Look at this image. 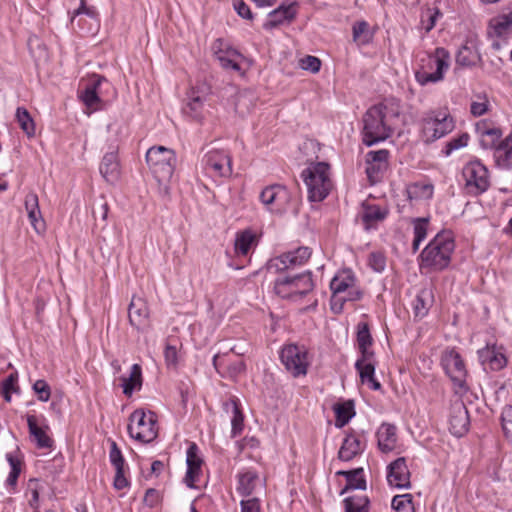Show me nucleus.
Masks as SVG:
<instances>
[{
	"instance_id": "54",
	"label": "nucleus",
	"mask_w": 512,
	"mask_h": 512,
	"mask_svg": "<svg viewBox=\"0 0 512 512\" xmlns=\"http://www.w3.org/2000/svg\"><path fill=\"white\" fill-rule=\"evenodd\" d=\"M300 66L303 70L317 73L321 67V61L315 56H305L300 60Z\"/></svg>"
},
{
	"instance_id": "57",
	"label": "nucleus",
	"mask_w": 512,
	"mask_h": 512,
	"mask_svg": "<svg viewBox=\"0 0 512 512\" xmlns=\"http://www.w3.org/2000/svg\"><path fill=\"white\" fill-rule=\"evenodd\" d=\"M29 221L34 229L39 232L44 229V221L42 219L40 208L27 212Z\"/></svg>"
},
{
	"instance_id": "3",
	"label": "nucleus",
	"mask_w": 512,
	"mask_h": 512,
	"mask_svg": "<svg viewBox=\"0 0 512 512\" xmlns=\"http://www.w3.org/2000/svg\"><path fill=\"white\" fill-rule=\"evenodd\" d=\"M315 283L311 271L300 274L279 275L274 281L275 293L284 299L297 301L314 290Z\"/></svg>"
},
{
	"instance_id": "30",
	"label": "nucleus",
	"mask_w": 512,
	"mask_h": 512,
	"mask_svg": "<svg viewBox=\"0 0 512 512\" xmlns=\"http://www.w3.org/2000/svg\"><path fill=\"white\" fill-rule=\"evenodd\" d=\"M100 173L103 178L109 182L114 183L119 179L120 167L118 162V156L116 152H108L103 156L100 164Z\"/></svg>"
},
{
	"instance_id": "38",
	"label": "nucleus",
	"mask_w": 512,
	"mask_h": 512,
	"mask_svg": "<svg viewBox=\"0 0 512 512\" xmlns=\"http://www.w3.org/2000/svg\"><path fill=\"white\" fill-rule=\"evenodd\" d=\"M335 412V426L344 427L355 415L354 403L351 400L336 403L333 406Z\"/></svg>"
},
{
	"instance_id": "63",
	"label": "nucleus",
	"mask_w": 512,
	"mask_h": 512,
	"mask_svg": "<svg viewBox=\"0 0 512 512\" xmlns=\"http://www.w3.org/2000/svg\"><path fill=\"white\" fill-rule=\"evenodd\" d=\"M164 356L167 365H175L177 362V349L175 346L166 345Z\"/></svg>"
},
{
	"instance_id": "47",
	"label": "nucleus",
	"mask_w": 512,
	"mask_h": 512,
	"mask_svg": "<svg viewBox=\"0 0 512 512\" xmlns=\"http://www.w3.org/2000/svg\"><path fill=\"white\" fill-rule=\"evenodd\" d=\"M476 55L472 49L466 45L462 46L456 54V64L462 67L474 65Z\"/></svg>"
},
{
	"instance_id": "9",
	"label": "nucleus",
	"mask_w": 512,
	"mask_h": 512,
	"mask_svg": "<svg viewBox=\"0 0 512 512\" xmlns=\"http://www.w3.org/2000/svg\"><path fill=\"white\" fill-rule=\"evenodd\" d=\"M441 365L453 382L455 393L465 394L468 391L467 370L461 355L454 349H446L441 356Z\"/></svg>"
},
{
	"instance_id": "10",
	"label": "nucleus",
	"mask_w": 512,
	"mask_h": 512,
	"mask_svg": "<svg viewBox=\"0 0 512 512\" xmlns=\"http://www.w3.org/2000/svg\"><path fill=\"white\" fill-rule=\"evenodd\" d=\"M450 54L443 47H437L433 55L427 59V66L434 68L435 71L430 73L424 66L415 72V78L420 85H426L428 83H437L444 78V73L449 68Z\"/></svg>"
},
{
	"instance_id": "22",
	"label": "nucleus",
	"mask_w": 512,
	"mask_h": 512,
	"mask_svg": "<svg viewBox=\"0 0 512 512\" xmlns=\"http://www.w3.org/2000/svg\"><path fill=\"white\" fill-rule=\"evenodd\" d=\"M187 472L185 475V483L188 487H195L194 483L199 480L201 475V467L203 460L199 455L198 446L191 443L186 452Z\"/></svg>"
},
{
	"instance_id": "60",
	"label": "nucleus",
	"mask_w": 512,
	"mask_h": 512,
	"mask_svg": "<svg viewBox=\"0 0 512 512\" xmlns=\"http://www.w3.org/2000/svg\"><path fill=\"white\" fill-rule=\"evenodd\" d=\"M468 140H469V136L467 134H463V135L459 136L458 138L452 139L447 144V148H448L447 154H449L452 150H456V149L467 146Z\"/></svg>"
},
{
	"instance_id": "15",
	"label": "nucleus",
	"mask_w": 512,
	"mask_h": 512,
	"mask_svg": "<svg viewBox=\"0 0 512 512\" xmlns=\"http://www.w3.org/2000/svg\"><path fill=\"white\" fill-rule=\"evenodd\" d=\"M205 169L214 177L231 175V157L227 151L211 150L204 157Z\"/></svg>"
},
{
	"instance_id": "21",
	"label": "nucleus",
	"mask_w": 512,
	"mask_h": 512,
	"mask_svg": "<svg viewBox=\"0 0 512 512\" xmlns=\"http://www.w3.org/2000/svg\"><path fill=\"white\" fill-rule=\"evenodd\" d=\"M109 460L116 470L114 477L115 489L122 490L128 487L129 481L125 476V459L114 440L110 441Z\"/></svg>"
},
{
	"instance_id": "50",
	"label": "nucleus",
	"mask_w": 512,
	"mask_h": 512,
	"mask_svg": "<svg viewBox=\"0 0 512 512\" xmlns=\"http://www.w3.org/2000/svg\"><path fill=\"white\" fill-rule=\"evenodd\" d=\"M33 391L37 394V398L41 402H47L51 396V389L48 383L39 379L33 384Z\"/></svg>"
},
{
	"instance_id": "45",
	"label": "nucleus",
	"mask_w": 512,
	"mask_h": 512,
	"mask_svg": "<svg viewBox=\"0 0 512 512\" xmlns=\"http://www.w3.org/2000/svg\"><path fill=\"white\" fill-rule=\"evenodd\" d=\"M441 15L442 14L437 7H428L427 9L422 11L421 24L425 29L426 33L430 32L434 28L438 17H440Z\"/></svg>"
},
{
	"instance_id": "4",
	"label": "nucleus",
	"mask_w": 512,
	"mask_h": 512,
	"mask_svg": "<svg viewBox=\"0 0 512 512\" xmlns=\"http://www.w3.org/2000/svg\"><path fill=\"white\" fill-rule=\"evenodd\" d=\"M260 201L266 209L276 215H283L292 210L298 212V201L291 192L281 184H273L265 187L260 193Z\"/></svg>"
},
{
	"instance_id": "24",
	"label": "nucleus",
	"mask_w": 512,
	"mask_h": 512,
	"mask_svg": "<svg viewBox=\"0 0 512 512\" xmlns=\"http://www.w3.org/2000/svg\"><path fill=\"white\" fill-rule=\"evenodd\" d=\"M205 101L206 98L200 95L199 91L191 89L187 93L186 103L182 108L183 114L200 122L204 118Z\"/></svg>"
},
{
	"instance_id": "39",
	"label": "nucleus",
	"mask_w": 512,
	"mask_h": 512,
	"mask_svg": "<svg viewBox=\"0 0 512 512\" xmlns=\"http://www.w3.org/2000/svg\"><path fill=\"white\" fill-rule=\"evenodd\" d=\"M256 234L251 230H245L237 234L234 249L238 256L248 255L251 247L256 246Z\"/></svg>"
},
{
	"instance_id": "1",
	"label": "nucleus",
	"mask_w": 512,
	"mask_h": 512,
	"mask_svg": "<svg viewBox=\"0 0 512 512\" xmlns=\"http://www.w3.org/2000/svg\"><path fill=\"white\" fill-rule=\"evenodd\" d=\"M399 102L385 100L370 107L363 116V143L372 146L392 136L400 122Z\"/></svg>"
},
{
	"instance_id": "55",
	"label": "nucleus",
	"mask_w": 512,
	"mask_h": 512,
	"mask_svg": "<svg viewBox=\"0 0 512 512\" xmlns=\"http://www.w3.org/2000/svg\"><path fill=\"white\" fill-rule=\"evenodd\" d=\"M232 2L235 11L240 17L248 20L253 19V14L249 6L243 0H232Z\"/></svg>"
},
{
	"instance_id": "53",
	"label": "nucleus",
	"mask_w": 512,
	"mask_h": 512,
	"mask_svg": "<svg viewBox=\"0 0 512 512\" xmlns=\"http://www.w3.org/2000/svg\"><path fill=\"white\" fill-rule=\"evenodd\" d=\"M414 238L423 241L427 237L428 219L417 218L413 221Z\"/></svg>"
},
{
	"instance_id": "44",
	"label": "nucleus",
	"mask_w": 512,
	"mask_h": 512,
	"mask_svg": "<svg viewBox=\"0 0 512 512\" xmlns=\"http://www.w3.org/2000/svg\"><path fill=\"white\" fill-rule=\"evenodd\" d=\"M344 506L345 512H369V499L366 496L347 497Z\"/></svg>"
},
{
	"instance_id": "5",
	"label": "nucleus",
	"mask_w": 512,
	"mask_h": 512,
	"mask_svg": "<svg viewBox=\"0 0 512 512\" xmlns=\"http://www.w3.org/2000/svg\"><path fill=\"white\" fill-rule=\"evenodd\" d=\"M329 165L316 163L302 172V178L308 189L310 201H322L329 194L331 181L328 175Z\"/></svg>"
},
{
	"instance_id": "12",
	"label": "nucleus",
	"mask_w": 512,
	"mask_h": 512,
	"mask_svg": "<svg viewBox=\"0 0 512 512\" xmlns=\"http://www.w3.org/2000/svg\"><path fill=\"white\" fill-rule=\"evenodd\" d=\"M281 362L285 368L294 376L307 374L309 366L308 351L305 346L289 344L283 347L280 354Z\"/></svg>"
},
{
	"instance_id": "32",
	"label": "nucleus",
	"mask_w": 512,
	"mask_h": 512,
	"mask_svg": "<svg viewBox=\"0 0 512 512\" xmlns=\"http://www.w3.org/2000/svg\"><path fill=\"white\" fill-rule=\"evenodd\" d=\"M27 425L29 433L35 440L38 448H52L54 443L52 438L47 434L45 429L38 426L37 419L34 415H27Z\"/></svg>"
},
{
	"instance_id": "56",
	"label": "nucleus",
	"mask_w": 512,
	"mask_h": 512,
	"mask_svg": "<svg viewBox=\"0 0 512 512\" xmlns=\"http://www.w3.org/2000/svg\"><path fill=\"white\" fill-rule=\"evenodd\" d=\"M434 126H435V124L432 121V117L426 118L424 120L422 134H423V139L426 143H430V142H433L438 139V138L432 137L434 134Z\"/></svg>"
},
{
	"instance_id": "18",
	"label": "nucleus",
	"mask_w": 512,
	"mask_h": 512,
	"mask_svg": "<svg viewBox=\"0 0 512 512\" xmlns=\"http://www.w3.org/2000/svg\"><path fill=\"white\" fill-rule=\"evenodd\" d=\"M469 415L463 402H455L451 406L449 429L456 437L463 436L469 429Z\"/></svg>"
},
{
	"instance_id": "27",
	"label": "nucleus",
	"mask_w": 512,
	"mask_h": 512,
	"mask_svg": "<svg viewBox=\"0 0 512 512\" xmlns=\"http://www.w3.org/2000/svg\"><path fill=\"white\" fill-rule=\"evenodd\" d=\"M104 81H106V79L103 76L95 74L93 75L91 82L81 92L80 99L83 101L87 108L93 110L99 109L101 99L98 96V89L101 83Z\"/></svg>"
},
{
	"instance_id": "41",
	"label": "nucleus",
	"mask_w": 512,
	"mask_h": 512,
	"mask_svg": "<svg viewBox=\"0 0 512 512\" xmlns=\"http://www.w3.org/2000/svg\"><path fill=\"white\" fill-rule=\"evenodd\" d=\"M257 480L258 474L255 471L247 470L240 473L238 476L237 491L243 496L251 495L255 489Z\"/></svg>"
},
{
	"instance_id": "58",
	"label": "nucleus",
	"mask_w": 512,
	"mask_h": 512,
	"mask_svg": "<svg viewBox=\"0 0 512 512\" xmlns=\"http://www.w3.org/2000/svg\"><path fill=\"white\" fill-rule=\"evenodd\" d=\"M241 512H261L260 500L258 498H250L240 502Z\"/></svg>"
},
{
	"instance_id": "62",
	"label": "nucleus",
	"mask_w": 512,
	"mask_h": 512,
	"mask_svg": "<svg viewBox=\"0 0 512 512\" xmlns=\"http://www.w3.org/2000/svg\"><path fill=\"white\" fill-rule=\"evenodd\" d=\"M159 500V493L157 490L150 488L146 491L144 496V503L149 507H154Z\"/></svg>"
},
{
	"instance_id": "34",
	"label": "nucleus",
	"mask_w": 512,
	"mask_h": 512,
	"mask_svg": "<svg viewBox=\"0 0 512 512\" xmlns=\"http://www.w3.org/2000/svg\"><path fill=\"white\" fill-rule=\"evenodd\" d=\"M337 475L344 476L346 478V485L341 490L340 495H344L352 489H366V480L364 478V471L362 468L353 469L350 471H338Z\"/></svg>"
},
{
	"instance_id": "42",
	"label": "nucleus",
	"mask_w": 512,
	"mask_h": 512,
	"mask_svg": "<svg viewBox=\"0 0 512 512\" xmlns=\"http://www.w3.org/2000/svg\"><path fill=\"white\" fill-rule=\"evenodd\" d=\"M433 185L427 183H414L408 186L407 194L410 200L430 199L433 195Z\"/></svg>"
},
{
	"instance_id": "13",
	"label": "nucleus",
	"mask_w": 512,
	"mask_h": 512,
	"mask_svg": "<svg viewBox=\"0 0 512 512\" xmlns=\"http://www.w3.org/2000/svg\"><path fill=\"white\" fill-rule=\"evenodd\" d=\"M309 247H299L293 251L283 253L272 258L267 263V269L270 272H284L305 264L311 257Z\"/></svg>"
},
{
	"instance_id": "64",
	"label": "nucleus",
	"mask_w": 512,
	"mask_h": 512,
	"mask_svg": "<svg viewBox=\"0 0 512 512\" xmlns=\"http://www.w3.org/2000/svg\"><path fill=\"white\" fill-rule=\"evenodd\" d=\"M368 29V24L365 21H359L354 23L352 27L353 31V39L355 41H358L361 37V35L366 32Z\"/></svg>"
},
{
	"instance_id": "51",
	"label": "nucleus",
	"mask_w": 512,
	"mask_h": 512,
	"mask_svg": "<svg viewBox=\"0 0 512 512\" xmlns=\"http://www.w3.org/2000/svg\"><path fill=\"white\" fill-rule=\"evenodd\" d=\"M7 460L11 466V471L6 482L10 486H15L21 470L20 462L12 454H7Z\"/></svg>"
},
{
	"instance_id": "7",
	"label": "nucleus",
	"mask_w": 512,
	"mask_h": 512,
	"mask_svg": "<svg viewBox=\"0 0 512 512\" xmlns=\"http://www.w3.org/2000/svg\"><path fill=\"white\" fill-rule=\"evenodd\" d=\"M146 162L156 180L161 184L168 182L173 176L176 155L173 150L164 146L151 147L146 153Z\"/></svg>"
},
{
	"instance_id": "28",
	"label": "nucleus",
	"mask_w": 512,
	"mask_h": 512,
	"mask_svg": "<svg viewBox=\"0 0 512 512\" xmlns=\"http://www.w3.org/2000/svg\"><path fill=\"white\" fill-rule=\"evenodd\" d=\"M148 315L146 302L142 298H132L128 309L130 324L141 329L147 323Z\"/></svg>"
},
{
	"instance_id": "61",
	"label": "nucleus",
	"mask_w": 512,
	"mask_h": 512,
	"mask_svg": "<svg viewBox=\"0 0 512 512\" xmlns=\"http://www.w3.org/2000/svg\"><path fill=\"white\" fill-rule=\"evenodd\" d=\"M26 212L39 209V199L36 193L30 192L25 197Z\"/></svg>"
},
{
	"instance_id": "43",
	"label": "nucleus",
	"mask_w": 512,
	"mask_h": 512,
	"mask_svg": "<svg viewBox=\"0 0 512 512\" xmlns=\"http://www.w3.org/2000/svg\"><path fill=\"white\" fill-rule=\"evenodd\" d=\"M16 119L20 128L27 134V136L32 137L35 135V124L26 108H17Z\"/></svg>"
},
{
	"instance_id": "19",
	"label": "nucleus",
	"mask_w": 512,
	"mask_h": 512,
	"mask_svg": "<svg viewBox=\"0 0 512 512\" xmlns=\"http://www.w3.org/2000/svg\"><path fill=\"white\" fill-rule=\"evenodd\" d=\"M376 361L374 355H361L356 363L355 369L359 373L360 380L363 384H367L372 390L381 389V384L375 378Z\"/></svg>"
},
{
	"instance_id": "23",
	"label": "nucleus",
	"mask_w": 512,
	"mask_h": 512,
	"mask_svg": "<svg viewBox=\"0 0 512 512\" xmlns=\"http://www.w3.org/2000/svg\"><path fill=\"white\" fill-rule=\"evenodd\" d=\"M296 14V3L281 5L268 14L267 20L263 24V28L265 30H271L282 25L285 22L290 23L295 18Z\"/></svg>"
},
{
	"instance_id": "52",
	"label": "nucleus",
	"mask_w": 512,
	"mask_h": 512,
	"mask_svg": "<svg viewBox=\"0 0 512 512\" xmlns=\"http://www.w3.org/2000/svg\"><path fill=\"white\" fill-rule=\"evenodd\" d=\"M368 264L375 272H382L386 267V258L381 252H372L368 257Z\"/></svg>"
},
{
	"instance_id": "40",
	"label": "nucleus",
	"mask_w": 512,
	"mask_h": 512,
	"mask_svg": "<svg viewBox=\"0 0 512 512\" xmlns=\"http://www.w3.org/2000/svg\"><path fill=\"white\" fill-rule=\"evenodd\" d=\"M357 343L361 355H365L366 357L374 355V352L369 349L373 343V339L370 334L369 325L366 322H360L357 325Z\"/></svg>"
},
{
	"instance_id": "17",
	"label": "nucleus",
	"mask_w": 512,
	"mask_h": 512,
	"mask_svg": "<svg viewBox=\"0 0 512 512\" xmlns=\"http://www.w3.org/2000/svg\"><path fill=\"white\" fill-rule=\"evenodd\" d=\"M388 157L389 151L386 149L369 151L366 154V173L371 181H378L381 174L386 171L388 167Z\"/></svg>"
},
{
	"instance_id": "25",
	"label": "nucleus",
	"mask_w": 512,
	"mask_h": 512,
	"mask_svg": "<svg viewBox=\"0 0 512 512\" xmlns=\"http://www.w3.org/2000/svg\"><path fill=\"white\" fill-rule=\"evenodd\" d=\"M389 209L386 206H380L364 202L362 204V211L360 213L361 221L365 229L369 230L377 226L388 215Z\"/></svg>"
},
{
	"instance_id": "26",
	"label": "nucleus",
	"mask_w": 512,
	"mask_h": 512,
	"mask_svg": "<svg viewBox=\"0 0 512 512\" xmlns=\"http://www.w3.org/2000/svg\"><path fill=\"white\" fill-rule=\"evenodd\" d=\"M493 159L499 169H512V132L494 147Z\"/></svg>"
},
{
	"instance_id": "11",
	"label": "nucleus",
	"mask_w": 512,
	"mask_h": 512,
	"mask_svg": "<svg viewBox=\"0 0 512 512\" xmlns=\"http://www.w3.org/2000/svg\"><path fill=\"white\" fill-rule=\"evenodd\" d=\"M512 34V7L502 10L488 21L486 35L491 47L499 51Z\"/></svg>"
},
{
	"instance_id": "35",
	"label": "nucleus",
	"mask_w": 512,
	"mask_h": 512,
	"mask_svg": "<svg viewBox=\"0 0 512 512\" xmlns=\"http://www.w3.org/2000/svg\"><path fill=\"white\" fill-rule=\"evenodd\" d=\"M433 293L431 289H421L413 301V312L415 318L422 319L428 314L433 304Z\"/></svg>"
},
{
	"instance_id": "29",
	"label": "nucleus",
	"mask_w": 512,
	"mask_h": 512,
	"mask_svg": "<svg viewBox=\"0 0 512 512\" xmlns=\"http://www.w3.org/2000/svg\"><path fill=\"white\" fill-rule=\"evenodd\" d=\"M354 283V277L351 275L350 271L343 272L342 274L336 275L330 283V289L333 293V304L332 309L334 311H341L342 305L339 306V308H336V302L339 301V298L341 293L346 292L348 289H350L353 286Z\"/></svg>"
},
{
	"instance_id": "59",
	"label": "nucleus",
	"mask_w": 512,
	"mask_h": 512,
	"mask_svg": "<svg viewBox=\"0 0 512 512\" xmlns=\"http://www.w3.org/2000/svg\"><path fill=\"white\" fill-rule=\"evenodd\" d=\"M28 488L31 491L32 498L29 500V505L36 509L39 501V488H38V480L31 479L28 484Z\"/></svg>"
},
{
	"instance_id": "48",
	"label": "nucleus",
	"mask_w": 512,
	"mask_h": 512,
	"mask_svg": "<svg viewBox=\"0 0 512 512\" xmlns=\"http://www.w3.org/2000/svg\"><path fill=\"white\" fill-rule=\"evenodd\" d=\"M434 122V134L432 137L441 138L449 133L453 129V123L451 119H448L446 116L440 118H432Z\"/></svg>"
},
{
	"instance_id": "2",
	"label": "nucleus",
	"mask_w": 512,
	"mask_h": 512,
	"mask_svg": "<svg viewBox=\"0 0 512 512\" xmlns=\"http://www.w3.org/2000/svg\"><path fill=\"white\" fill-rule=\"evenodd\" d=\"M454 249L455 242L451 231L437 233L420 254V267L432 271L446 269L451 262Z\"/></svg>"
},
{
	"instance_id": "6",
	"label": "nucleus",
	"mask_w": 512,
	"mask_h": 512,
	"mask_svg": "<svg viewBox=\"0 0 512 512\" xmlns=\"http://www.w3.org/2000/svg\"><path fill=\"white\" fill-rule=\"evenodd\" d=\"M462 177L466 194L473 197L485 193L491 186L490 171L479 159L471 160L463 166Z\"/></svg>"
},
{
	"instance_id": "33",
	"label": "nucleus",
	"mask_w": 512,
	"mask_h": 512,
	"mask_svg": "<svg viewBox=\"0 0 512 512\" xmlns=\"http://www.w3.org/2000/svg\"><path fill=\"white\" fill-rule=\"evenodd\" d=\"M378 447L382 452H390L397 442L396 427L393 424L383 423L378 431Z\"/></svg>"
},
{
	"instance_id": "46",
	"label": "nucleus",
	"mask_w": 512,
	"mask_h": 512,
	"mask_svg": "<svg viewBox=\"0 0 512 512\" xmlns=\"http://www.w3.org/2000/svg\"><path fill=\"white\" fill-rule=\"evenodd\" d=\"M391 505L396 512H414L411 494L394 496Z\"/></svg>"
},
{
	"instance_id": "49",
	"label": "nucleus",
	"mask_w": 512,
	"mask_h": 512,
	"mask_svg": "<svg viewBox=\"0 0 512 512\" xmlns=\"http://www.w3.org/2000/svg\"><path fill=\"white\" fill-rule=\"evenodd\" d=\"M501 426L505 438L512 444V406L503 408L501 414Z\"/></svg>"
},
{
	"instance_id": "14",
	"label": "nucleus",
	"mask_w": 512,
	"mask_h": 512,
	"mask_svg": "<svg viewBox=\"0 0 512 512\" xmlns=\"http://www.w3.org/2000/svg\"><path fill=\"white\" fill-rule=\"evenodd\" d=\"M213 55L225 70H233L243 74L239 61L243 55L234 48L228 41L217 38L211 46Z\"/></svg>"
},
{
	"instance_id": "8",
	"label": "nucleus",
	"mask_w": 512,
	"mask_h": 512,
	"mask_svg": "<svg viewBox=\"0 0 512 512\" xmlns=\"http://www.w3.org/2000/svg\"><path fill=\"white\" fill-rule=\"evenodd\" d=\"M129 435L143 443L152 442L158 435L157 415L143 409L135 410L129 417Z\"/></svg>"
},
{
	"instance_id": "31",
	"label": "nucleus",
	"mask_w": 512,
	"mask_h": 512,
	"mask_svg": "<svg viewBox=\"0 0 512 512\" xmlns=\"http://www.w3.org/2000/svg\"><path fill=\"white\" fill-rule=\"evenodd\" d=\"M364 450V445L354 434H348L339 449L338 458L350 461Z\"/></svg>"
},
{
	"instance_id": "37",
	"label": "nucleus",
	"mask_w": 512,
	"mask_h": 512,
	"mask_svg": "<svg viewBox=\"0 0 512 512\" xmlns=\"http://www.w3.org/2000/svg\"><path fill=\"white\" fill-rule=\"evenodd\" d=\"M123 393L130 397L134 390H139L142 386V369L138 364L131 367L130 375L128 377H121Z\"/></svg>"
},
{
	"instance_id": "20",
	"label": "nucleus",
	"mask_w": 512,
	"mask_h": 512,
	"mask_svg": "<svg viewBox=\"0 0 512 512\" xmlns=\"http://www.w3.org/2000/svg\"><path fill=\"white\" fill-rule=\"evenodd\" d=\"M387 481L391 486L397 488H408L410 486V471L404 457L397 458L389 464Z\"/></svg>"
},
{
	"instance_id": "36",
	"label": "nucleus",
	"mask_w": 512,
	"mask_h": 512,
	"mask_svg": "<svg viewBox=\"0 0 512 512\" xmlns=\"http://www.w3.org/2000/svg\"><path fill=\"white\" fill-rule=\"evenodd\" d=\"M223 406L227 413H232L231 434H232V437H236L237 435H239L242 432L243 421H244L243 414L238 405V400L236 398H232L229 401L225 402L223 404Z\"/></svg>"
},
{
	"instance_id": "16",
	"label": "nucleus",
	"mask_w": 512,
	"mask_h": 512,
	"mask_svg": "<svg viewBox=\"0 0 512 512\" xmlns=\"http://www.w3.org/2000/svg\"><path fill=\"white\" fill-rule=\"evenodd\" d=\"M477 353L484 370L499 371L507 365V358L502 346L487 344Z\"/></svg>"
}]
</instances>
